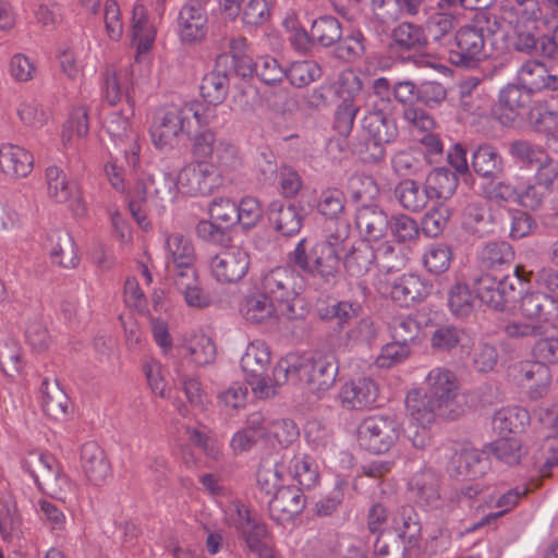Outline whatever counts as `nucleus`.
Listing matches in <instances>:
<instances>
[{
  "label": "nucleus",
  "mask_w": 558,
  "mask_h": 558,
  "mask_svg": "<svg viewBox=\"0 0 558 558\" xmlns=\"http://www.w3.org/2000/svg\"><path fill=\"white\" fill-rule=\"evenodd\" d=\"M338 371L336 357L330 353H289L276 364L272 375L278 385L303 381L310 393L322 398L335 385Z\"/></svg>",
  "instance_id": "f257e3e1"
},
{
  "label": "nucleus",
  "mask_w": 558,
  "mask_h": 558,
  "mask_svg": "<svg viewBox=\"0 0 558 558\" xmlns=\"http://www.w3.org/2000/svg\"><path fill=\"white\" fill-rule=\"evenodd\" d=\"M202 124L198 106L194 102L168 104L155 109L148 128L150 141L156 149L171 151L191 134L192 120Z\"/></svg>",
  "instance_id": "f03ea898"
},
{
  "label": "nucleus",
  "mask_w": 558,
  "mask_h": 558,
  "mask_svg": "<svg viewBox=\"0 0 558 558\" xmlns=\"http://www.w3.org/2000/svg\"><path fill=\"white\" fill-rule=\"evenodd\" d=\"M345 247L344 239L329 234L306 248V240L301 239L290 253V262L301 270L328 282L335 279L340 268V252Z\"/></svg>",
  "instance_id": "7ed1b4c3"
},
{
  "label": "nucleus",
  "mask_w": 558,
  "mask_h": 558,
  "mask_svg": "<svg viewBox=\"0 0 558 558\" xmlns=\"http://www.w3.org/2000/svg\"><path fill=\"white\" fill-rule=\"evenodd\" d=\"M178 194L177 179L170 173H144L130 193V211L137 225L143 230H148L150 223L147 220V213L151 207L162 206L165 202H173Z\"/></svg>",
  "instance_id": "20e7f679"
},
{
  "label": "nucleus",
  "mask_w": 558,
  "mask_h": 558,
  "mask_svg": "<svg viewBox=\"0 0 558 558\" xmlns=\"http://www.w3.org/2000/svg\"><path fill=\"white\" fill-rule=\"evenodd\" d=\"M255 288L286 312L288 322L298 320L304 316L303 308L298 307L302 301L295 288V274L292 269L277 266L263 270L255 282Z\"/></svg>",
  "instance_id": "39448f33"
},
{
  "label": "nucleus",
  "mask_w": 558,
  "mask_h": 558,
  "mask_svg": "<svg viewBox=\"0 0 558 558\" xmlns=\"http://www.w3.org/2000/svg\"><path fill=\"white\" fill-rule=\"evenodd\" d=\"M191 161L214 163L215 168L229 171L240 165L238 147L226 138L217 137L210 129L196 132L191 137Z\"/></svg>",
  "instance_id": "423d86ee"
},
{
  "label": "nucleus",
  "mask_w": 558,
  "mask_h": 558,
  "mask_svg": "<svg viewBox=\"0 0 558 558\" xmlns=\"http://www.w3.org/2000/svg\"><path fill=\"white\" fill-rule=\"evenodd\" d=\"M226 520L241 532L247 548L259 558H274L267 526L240 501H232L225 510Z\"/></svg>",
  "instance_id": "0eeeda50"
},
{
  "label": "nucleus",
  "mask_w": 558,
  "mask_h": 558,
  "mask_svg": "<svg viewBox=\"0 0 558 558\" xmlns=\"http://www.w3.org/2000/svg\"><path fill=\"white\" fill-rule=\"evenodd\" d=\"M425 393L433 398L445 418H457L463 413L459 404L460 383L454 372L444 366L432 368L425 376Z\"/></svg>",
  "instance_id": "6e6552de"
},
{
  "label": "nucleus",
  "mask_w": 558,
  "mask_h": 558,
  "mask_svg": "<svg viewBox=\"0 0 558 558\" xmlns=\"http://www.w3.org/2000/svg\"><path fill=\"white\" fill-rule=\"evenodd\" d=\"M400 426L398 422L384 415L367 416L356 428L359 446L374 454L387 453L398 441Z\"/></svg>",
  "instance_id": "1a4fd4ad"
},
{
  "label": "nucleus",
  "mask_w": 558,
  "mask_h": 558,
  "mask_svg": "<svg viewBox=\"0 0 558 558\" xmlns=\"http://www.w3.org/2000/svg\"><path fill=\"white\" fill-rule=\"evenodd\" d=\"M405 408L415 430L410 435L414 447L424 449L430 444L429 427L436 417H442L437 402L421 388L412 389L405 398Z\"/></svg>",
  "instance_id": "9d476101"
},
{
  "label": "nucleus",
  "mask_w": 558,
  "mask_h": 558,
  "mask_svg": "<svg viewBox=\"0 0 558 558\" xmlns=\"http://www.w3.org/2000/svg\"><path fill=\"white\" fill-rule=\"evenodd\" d=\"M225 171L215 168L214 163H185L177 177V190L190 197L210 195L221 182Z\"/></svg>",
  "instance_id": "9b49d317"
},
{
  "label": "nucleus",
  "mask_w": 558,
  "mask_h": 558,
  "mask_svg": "<svg viewBox=\"0 0 558 558\" xmlns=\"http://www.w3.org/2000/svg\"><path fill=\"white\" fill-rule=\"evenodd\" d=\"M48 197L68 207L75 217L87 215V204L77 182L68 178L58 166H49L45 172Z\"/></svg>",
  "instance_id": "f8f14e48"
},
{
  "label": "nucleus",
  "mask_w": 558,
  "mask_h": 558,
  "mask_svg": "<svg viewBox=\"0 0 558 558\" xmlns=\"http://www.w3.org/2000/svg\"><path fill=\"white\" fill-rule=\"evenodd\" d=\"M209 272L221 284L240 282L247 275L251 267L248 252L239 245H231L210 257Z\"/></svg>",
  "instance_id": "ddd939ff"
},
{
  "label": "nucleus",
  "mask_w": 558,
  "mask_h": 558,
  "mask_svg": "<svg viewBox=\"0 0 558 558\" xmlns=\"http://www.w3.org/2000/svg\"><path fill=\"white\" fill-rule=\"evenodd\" d=\"M104 128L114 146L124 154L126 162L136 168L140 165L141 145L130 118L120 111H112L107 116Z\"/></svg>",
  "instance_id": "4468645a"
},
{
  "label": "nucleus",
  "mask_w": 558,
  "mask_h": 558,
  "mask_svg": "<svg viewBox=\"0 0 558 558\" xmlns=\"http://www.w3.org/2000/svg\"><path fill=\"white\" fill-rule=\"evenodd\" d=\"M512 380L527 389L529 397L537 400L547 395L551 384V373L547 365L536 361H520L509 367Z\"/></svg>",
  "instance_id": "2eb2a0df"
},
{
  "label": "nucleus",
  "mask_w": 558,
  "mask_h": 558,
  "mask_svg": "<svg viewBox=\"0 0 558 558\" xmlns=\"http://www.w3.org/2000/svg\"><path fill=\"white\" fill-rule=\"evenodd\" d=\"M208 34V16L204 7L185 3L177 17V35L182 45L195 46L203 43Z\"/></svg>",
  "instance_id": "dca6fc26"
},
{
  "label": "nucleus",
  "mask_w": 558,
  "mask_h": 558,
  "mask_svg": "<svg viewBox=\"0 0 558 558\" xmlns=\"http://www.w3.org/2000/svg\"><path fill=\"white\" fill-rule=\"evenodd\" d=\"M532 102V94L519 85H507L499 92L496 119L505 126H512L523 119Z\"/></svg>",
  "instance_id": "f3484780"
},
{
  "label": "nucleus",
  "mask_w": 558,
  "mask_h": 558,
  "mask_svg": "<svg viewBox=\"0 0 558 558\" xmlns=\"http://www.w3.org/2000/svg\"><path fill=\"white\" fill-rule=\"evenodd\" d=\"M239 312L245 322L253 325L288 322L286 312L259 290L247 293L242 299Z\"/></svg>",
  "instance_id": "a211bd4d"
},
{
  "label": "nucleus",
  "mask_w": 558,
  "mask_h": 558,
  "mask_svg": "<svg viewBox=\"0 0 558 558\" xmlns=\"http://www.w3.org/2000/svg\"><path fill=\"white\" fill-rule=\"evenodd\" d=\"M432 290V286L414 274H404L391 283L381 287V292L388 294L400 306L409 307L423 301Z\"/></svg>",
  "instance_id": "6ab92c4d"
},
{
  "label": "nucleus",
  "mask_w": 558,
  "mask_h": 558,
  "mask_svg": "<svg viewBox=\"0 0 558 558\" xmlns=\"http://www.w3.org/2000/svg\"><path fill=\"white\" fill-rule=\"evenodd\" d=\"M153 0H136L132 9V36L136 45V54L151 50L157 36L155 19L148 13Z\"/></svg>",
  "instance_id": "aec40b11"
},
{
  "label": "nucleus",
  "mask_w": 558,
  "mask_h": 558,
  "mask_svg": "<svg viewBox=\"0 0 558 558\" xmlns=\"http://www.w3.org/2000/svg\"><path fill=\"white\" fill-rule=\"evenodd\" d=\"M475 290L477 300L483 304L501 311L514 298L515 288L509 276L497 279L486 274L476 280Z\"/></svg>",
  "instance_id": "412c9836"
},
{
  "label": "nucleus",
  "mask_w": 558,
  "mask_h": 558,
  "mask_svg": "<svg viewBox=\"0 0 558 558\" xmlns=\"http://www.w3.org/2000/svg\"><path fill=\"white\" fill-rule=\"evenodd\" d=\"M132 76L131 65H107L100 86L104 101L110 106H117L125 94L128 102L133 106V100L129 96V88L133 84Z\"/></svg>",
  "instance_id": "4be33fe9"
},
{
  "label": "nucleus",
  "mask_w": 558,
  "mask_h": 558,
  "mask_svg": "<svg viewBox=\"0 0 558 558\" xmlns=\"http://www.w3.org/2000/svg\"><path fill=\"white\" fill-rule=\"evenodd\" d=\"M377 395V384L371 378L360 377L341 386L338 400L343 409L363 410L376 401Z\"/></svg>",
  "instance_id": "5701e85b"
},
{
  "label": "nucleus",
  "mask_w": 558,
  "mask_h": 558,
  "mask_svg": "<svg viewBox=\"0 0 558 558\" xmlns=\"http://www.w3.org/2000/svg\"><path fill=\"white\" fill-rule=\"evenodd\" d=\"M165 250L168 267L179 270L182 278L189 277V274L194 276L195 250L187 236L181 233L169 234L165 241Z\"/></svg>",
  "instance_id": "b1692460"
},
{
  "label": "nucleus",
  "mask_w": 558,
  "mask_h": 558,
  "mask_svg": "<svg viewBox=\"0 0 558 558\" xmlns=\"http://www.w3.org/2000/svg\"><path fill=\"white\" fill-rule=\"evenodd\" d=\"M81 468L87 481L101 486L111 475V466L104 449L96 441H87L81 448Z\"/></svg>",
  "instance_id": "393cba45"
},
{
  "label": "nucleus",
  "mask_w": 558,
  "mask_h": 558,
  "mask_svg": "<svg viewBox=\"0 0 558 558\" xmlns=\"http://www.w3.org/2000/svg\"><path fill=\"white\" fill-rule=\"evenodd\" d=\"M362 126L374 142L375 151L372 154L374 161L381 160L385 156L383 144L395 141L398 135L396 123L381 111H371L364 117Z\"/></svg>",
  "instance_id": "a878e982"
},
{
  "label": "nucleus",
  "mask_w": 558,
  "mask_h": 558,
  "mask_svg": "<svg viewBox=\"0 0 558 558\" xmlns=\"http://www.w3.org/2000/svg\"><path fill=\"white\" fill-rule=\"evenodd\" d=\"M0 169L13 179L27 178L34 169V156L26 148L5 143L0 146Z\"/></svg>",
  "instance_id": "bb28decb"
},
{
  "label": "nucleus",
  "mask_w": 558,
  "mask_h": 558,
  "mask_svg": "<svg viewBox=\"0 0 558 558\" xmlns=\"http://www.w3.org/2000/svg\"><path fill=\"white\" fill-rule=\"evenodd\" d=\"M485 35L482 27L466 25L461 27L456 35V49L452 53L458 58L457 63L466 64L470 61H478L484 56Z\"/></svg>",
  "instance_id": "cd10ccee"
},
{
  "label": "nucleus",
  "mask_w": 558,
  "mask_h": 558,
  "mask_svg": "<svg viewBox=\"0 0 558 558\" xmlns=\"http://www.w3.org/2000/svg\"><path fill=\"white\" fill-rule=\"evenodd\" d=\"M304 507L305 498L301 489L288 485L282 486L276 492L272 500L269 502V512L275 521L283 523L301 513Z\"/></svg>",
  "instance_id": "c85d7f7f"
},
{
  "label": "nucleus",
  "mask_w": 558,
  "mask_h": 558,
  "mask_svg": "<svg viewBox=\"0 0 558 558\" xmlns=\"http://www.w3.org/2000/svg\"><path fill=\"white\" fill-rule=\"evenodd\" d=\"M356 227L365 236V242H376L387 234L389 220L386 213L378 206L364 204L357 209Z\"/></svg>",
  "instance_id": "c756f323"
},
{
  "label": "nucleus",
  "mask_w": 558,
  "mask_h": 558,
  "mask_svg": "<svg viewBox=\"0 0 558 558\" xmlns=\"http://www.w3.org/2000/svg\"><path fill=\"white\" fill-rule=\"evenodd\" d=\"M520 312L524 317L539 323L553 324L558 319V304L543 292L523 295L520 300Z\"/></svg>",
  "instance_id": "7c9ffc66"
},
{
  "label": "nucleus",
  "mask_w": 558,
  "mask_h": 558,
  "mask_svg": "<svg viewBox=\"0 0 558 558\" xmlns=\"http://www.w3.org/2000/svg\"><path fill=\"white\" fill-rule=\"evenodd\" d=\"M48 253L51 263L62 268H75L80 258L76 245L71 234L63 230H53L48 233Z\"/></svg>",
  "instance_id": "2f4dec72"
},
{
  "label": "nucleus",
  "mask_w": 558,
  "mask_h": 558,
  "mask_svg": "<svg viewBox=\"0 0 558 558\" xmlns=\"http://www.w3.org/2000/svg\"><path fill=\"white\" fill-rule=\"evenodd\" d=\"M526 494L527 489L525 487H515L502 494H488L485 497L486 506L490 509H498V511H492L487 513L481 521L475 523L468 531H475L484 525L490 524L498 518L505 515L507 512L515 508L517 505L519 504V500Z\"/></svg>",
  "instance_id": "473e14b6"
},
{
  "label": "nucleus",
  "mask_w": 558,
  "mask_h": 558,
  "mask_svg": "<svg viewBox=\"0 0 558 558\" xmlns=\"http://www.w3.org/2000/svg\"><path fill=\"white\" fill-rule=\"evenodd\" d=\"M40 405L45 414L61 421L69 413V398L56 380L44 378L40 384Z\"/></svg>",
  "instance_id": "72a5a7b5"
},
{
  "label": "nucleus",
  "mask_w": 558,
  "mask_h": 558,
  "mask_svg": "<svg viewBox=\"0 0 558 558\" xmlns=\"http://www.w3.org/2000/svg\"><path fill=\"white\" fill-rule=\"evenodd\" d=\"M520 84L531 94L545 89H558V76L548 73L546 66L537 61H527L519 70Z\"/></svg>",
  "instance_id": "f704fd0d"
},
{
  "label": "nucleus",
  "mask_w": 558,
  "mask_h": 558,
  "mask_svg": "<svg viewBox=\"0 0 558 558\" xmlns=\"http://www.w3.org/2000/svg\"><path fill=\"white\" fill-rule=\"evenodd\" d=\"M89 132L88 109L80 105L73 107L68 120L64 122L61 132V145L64 150L76 147L78 140L85 137Z\"/></svg>",
  "instance_id": "c9c22d12"
},
{
  "label": "nucleus",
  "mask_w": 558,
  "mask_h": 558,
  "mask_svg": "<svg viewBox=\"0 0 558 558\" xmlns=\"http://www.w3.org/2000/svg\"><path fill=\"white\" fill-rule=\"evenodd\" d=\"M529 412L520 407L498 410L493 417V429L498 436H515L529 424Z\"/></svg>",
  "instance_id": "e433bc0d"
},
{
  "label": "nucleus",
  "mask_w": 558,
  "mask_h": 558,
  "mask_svg": "<svg viewBox=\"0 0 558 558\" xmlns=\"http://www.w3.org/2000/svg\"><path fill=\"white\" fill-rule=\"evenodd\" d=\"M391 530L403 543L413 546L421 535V523L418 515L411 506L399 508L391 515Z\"/></svg>",
  "instance_id": "4c0bfd02"
},
{
  "label": "nucleus",
  "mask_w": 558,
  "mask_h": 558,
  "mask_svg": "<svg viewBox=\"0 0 558 558\" xmlns=\"http://www.w3.org/2000/svg\"><path fill=\"white\" fill-rule=\"evenodd\" d=\"M270 350L263 340L251 341L240 360V366L245 376L266 374L270 365Z\"/></svg>",
  "instance_id": "58836bf2"
},
{
  "label": "nucleus",
  "mask_w": 558,
  "mask_h": 558,
  "mask_svg": "<svg viewBox=\"0 0 558 558\" xmlns=\"http://www.w3.org/2000/svg\"><path fill=\"white\" fill-rule=\"evenodd\" d=\"M316 315L324 322L337 320L339 327L343 328L361 312V305L355 301H323L316 305Z\"/></svg>",
  "instance_id": "ea45409f"
},
{
  "label": "nucleus",
  "mask_w": 558,
  "mask_h": 558,
  "mask_svg": "<svg viewBox=\"0 0 558 558\" xmlns=\"http://www.w3.org/2000/svg\"><path fill=\"white\" fill-rule=\"evenodd\" d=\"M182 349L185 356L197 366H205L216 359V345L210 337L204 332H193L184 340Z\"/></svg>",
  "instance_id": "a19ab883"
},
{
  "label": "nucleus",
  "mask_w": 558,
  "mask_h": 558,
  "mask_svg": "<svg viewBox=\"0 0 558 558\" xmlns=\"http://www.w3.org/2000/svg\"><path fill=\"white\" fill-rule=\"evenodd\" d=\"M267 437V428L263 415L259 412L250 414L247 426L238 430L230 440V447L234 453L248 451L254 444Z\"/></svg>",
  "instance_id": "79ce46f5"
},
{
  "label": "nucleus",
  "mask_w": 558,
  "mask_h": 558,
  "mask_svg": "<svg viewBox=\"0 0 558 558\" xmlns=\"http://www.w3.org/2000/svg\"><path fill=\"white\" fill-rule=\"evenodd\" d=\"M376 258L374 247L359 241L344 255L343 266L351 277H362L369 271Z\"/></svg>",
  "instance_id": "37998d69"
},
{
  "label": "nucleus",
  "mask_w": 558,
  "mask_h": 558,
  "mask_svg": "<svg viewBox=\"0 0 558 558\" xmlns=\"http://www.w3.org/2000/svg\"><path fill=\"white\" fill-rule=\"evenodd\" d=\"M457 186V175L445 168L432 170L425 180V187L430 201H442L444 203L451 198Z\"/></svg>",
  "instance_id": "c03bdc74"
},
{
  "label": "nucleus",
  "mask_w": 558,
  "mask_h": 558,
  "mask_svg": "<svg viewBox=\"0 0 558 558\" xmlns=\"http://www.w3.org/2000/svg\"><path fill=\"white\" fill-rule=\"evenodd\" d=\"M269 220L281 234L291 236L302 228V216L293 205L284 206L281 202H272L269 208Z\"/></svg>",
  "instance_id": "a18cd8bd"
},
{
  "label": "nucleus",
  "mask_w": 558,
  "mask_h": 558,
  "mask_svg": "<svg viewBox=\"0 0 558 558\" xmlns=\"http://www.w3.org/2000/svg\"><path fill=\"white\" fill-rule=\"evenodd\" d=\"M453 472L457 476L474 480L486 473L487 460L484 459L477 449L465 447L456 453L451 461Z\"/></svg>",
  "instance_id": "49530a36"
},
{
  "label": "nucleus",
  "mask_w": 558,
  "mask_h": 558,
  "mask_svg": "<svg viewBox=\"0 0 558 558\" xmlns=\"http://www.w3.org/2000/svg\"><path fill=\"white\" fill-rule=\"evenodd\" d=\"M23 469L31 474L37 486L43 488L51 483L60 465L53 456L40 452L31 453L23 461Z\"/></svg>",
  "instance_id": "de8ad7c7"
},
{
  "label": "nucleus",
  "mask_w": 558,
  "mask_h": 558,
  "mask_svg": "<svg viewBox=\"0 0 558 558\" xmlns=\"http://www.w3.org/2000/svg\"><path fill=\"white\" fill-rule=\"evenodd\" d=\"M472 167L483 178H497L504 173V158L488 144L481 145L472 155Z\"/></svg>",
  "instance_id": "09e8293b"
},
{
  "label": "nucleus",
  "mask_w": 558,
  "mask_h": 558,
  "mask_svg": "<svg viewBox=\"0 0 558 558\" xmlns=\"http://www.w3.org/2000/svg\"><path fill=\"white\" fill-rule=\"evenodd\" d=\"M395 194L401 206L412 213L423 210L430 201L425 185L421 186L412 179H405L398 183Z\"/></svg>",
  "instance_id": "8fccbe9b"
},
{
  "label": "nucleus",
  "mask_w": 558,
  "mask_h": 558,
  "mask_svg": "<svg viewBox=\"0 0 558 558\" xmlns=\"http://www.w3.org/2000/svg\"><path fill=\"white\" fill-rule=\"evenodd\" d=\"M412 492L415 493L417 501L427 507H437L440 499L439 484L434 472L421 471L410 482Z\"/></svg>",
  "instance_id": "3c124183"
},
{
  "label": "nucleus",
  "mask_w": 558,
  "mask_h": 558,
  "mask_svg": "<svg viewBox=\"0 0 558 558\" xmlns=\"http://www.w3.org/2000/svg\"><path fill=\"white\" fill-rule=\"evenodd\" d=\"M229 76L225 72L211 71L207 73L201 84V95L213 106L222 104L229 93Z\"/></svg>",
  "instance_id": "603ef678"
},
{
  "label": "nucleus",
  "mask_w": 558,
  "mask_h": 558,
  "mask_svg": "<svg viewBox=\"0 0 558 558\" xmlns=\"http://www.w3.org/2000/svg\"><path fill=\"white\" fill-rule=\"evenodd\" d=\"M335 48V56L345 62L361 59L366 50V38L360 29H351L340 36Z\"/></svg>",
  "instance_id": "864d4df0"
},
{
  "label": "nucleus",
  "mask_w": 558,
  "mask_h": 558,
  "mask_svg": "<svg viewBox=\"0 0 558 558\" xmlns=\"http://www.w3.org/2000/svg\"><path fill=\"white\" fill-rule=\"evenodd\" d=\"M509 154L517 162L526 167H538L549 157L542 145L527 140L513 141L509 146Z\"/></svg>",
  "instance_id": "5fc2aeb1"
},
{
  "label": "nucleus",
  "mask_w": 558,
  "mask_h": 558,
  "mask_svg": "<svg viewBox=\"0 0 558 558\" xmlns=\"http://www.w3.org/2000/svg\"><path fill=\"white\" fill-rule=\"evenodd\" d=\"M478 258L482 267L486 269H501L510 265L514 258L511 245L505 241L487 243L481 250Z\"/></svg>",
  "instance_id": "6e6d98bb"
},
{
  "label": "nucleus",
  "mask_w": 558,
  "mask_h": 558,
  "mask_svg": "<svg viewBox=\"0 0 558 558\" xmlns=\"http://www.w3.org/2000/svg\"><path fill=\"white\" fill-rule=\"evenodd\" d=\"M477 298L466 283L458 282L448 292V306L456 317H468L475 308Z\"/></svg>",
  "instance_id": "4d7b16f0"
},
{
  "label": "nucleus",
  "mask_w": 558,
  "mask_h": 558,
  "mask_svg": "<svg viewBox=\"0 0 558 558\" xmlns=\"http://www.w3.org/2000/svg\"><path fill=\"white\" fill-rule=\"evenodd\" d=\"M289 474L305 488L314 487L319 477L316 462L306 454L293 456L289 464Z\"/></svg>",
  "instance_id": "13d9d810"
},
{
  "label": "nucleus",
  "mask_w": 558,
  "mask_h": 558,
  "mask_svg": "<svg viewBox=\"0 0 558 558\" xmlns=\"http://www.w3.org/2000/svg\"><path fill=\"white\" fill-rule=\"evenodd\" d=\"M20 122L27 129L41 130L49 121V113L36 99H23L16 107Z\"/></svg>",
  "instance_id": "bf43d9fd"
},
{
  "label": "nucleus",
  "mask_w": 558,
  "mask_h": 558,
  "mask_svg": "<svg viewBox=\"0 0 558 558\" xmlns=\"http://www.w3.org/2000/svg\"><path fill=\"white\" fill-rule=\"evenodd\" d=\"M342 28L339 21L330 15H323L312 23L311 36L319 45L330 47L340 39Z\"/></svg>",
  "instance_id": "052dcab7"
},
{
  "label": "nucleus",
  "mask_w": 558,
  "mask_h": 558,
  "mask_svg": "<svg viewBox=\"0 0 558 558\" xmlns=\"http://www.w3.org/2000/svg\"><path fill=\"white\" fill-rule=\"evenodd\" d=\"M452 251L445 243H433L426 247L423 255V264L428 272L440 275L446 272L451 265Z\"/></svg>",
  "instance_id": "680f3d73"
},
{
  "label": "nucleus",
  "mask_w": 558,
  "mask_h": 558,
  "mask_svg": "<svg viewBox=\"0 0 558 558\" xmlns=\"http://www.w3.org/2000/svg\"><path fill=\"white\" fill-rule=\"evenodd\" d=\"M175 375L181 390L184 392L189 403L196 409L205 410L209 404V399L205 392L201 379L196 375L181 374L180 368L175 369Z\"/></svg>",
  "instance_id": "e2e57ef3"
},
{
  "label": "nucleus",
  "mask_w": 558,
  "mask_h": 558,
  "mask_svg": "<svg viewBox=\"0 0 558 558\" xmlns=\"http://www.w3.org/2000/svg\"><path fill=\"white\" fill-rule=\"evenodd\" d=\"M548 196L549 194L533 178L526 180L519 178V206L529 210H537Z\"/></svg>",
  "instance_id": "0e129e2a"
},
{
  "label": "nucleus",
  "mask_w": 558,
  "mask_h": 558,
  "mask_svg": "<svg viewBox=\"0 0 558 558\" xmlns=\"http://www.w3.org/2000/svg\"><path fill=\"white\" fill-rule=\"evenodd\" d=\"M393 44L400 49H420L426 44V37L421 26L412 23H401L392 31Z\"/></svg>",
  "instance_id": "69168bd1"
},
{
  "label": "nucleus",
  "mask_w": 558,
  "mask_h": 558,
  "mask_svg": "<svg viewBox=\"0 0 558 558\" xmlns=\"http://www.w3.org/2000/svg\"><path fill=\"white\" fill-rule=\"evenodd\" d=\"M492 450L497 459L509 465L518 464L526 452L517 436H499L492 444Z\"/></svg>",
  "instance_id": "338daca9"
},
{
  "label": "nucleus",
  "mask_w": 558,
  "mask_h": 558,
  "mask_svg": "<svg viewBox=\"0 0 558 558\" xmlns=\"http://www.w3.org/2000/svg\"><path fill=\"white\" fill-rule=\"evenodd\" d=\"M8 74L17 84L28 83L37 75V64L27 54L16 52L8 61Z\"/></svg>",
  "instance_id": "774afa93"
}]
</instances>
